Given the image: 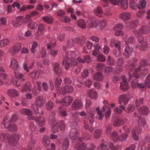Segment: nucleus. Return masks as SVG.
<instances>
[{
  "instance_id": "f257e3e1",
  "label": "nucleus",
  "mask_w": 150,
  "mask_h": 150,
  "mask_svg": "<svg viewBox=\"0 0 150 150\" xmlns=\"http://www.w3.org/2000/svg\"><path fill=\"white\" fill-rule=\"evenodd\" d=\"M76 56V53L74 51H69L66 53L65 57L62 62L65 69L68 70L69 67L71 66L76 65L78 62L82 63L85 62L84 60L80 57H79L78 59H75Z\"/></svg>"
},
{
  "instance_id": "f03ea898",
  "label": "nucleus",
  "mask_w": 150,
  "mask_h": 150,
  "mask_svg": "<svg viewBox=\"0 0 150 150\" xmlns=\"http://www.w3.org/2000/svg\"><path fill=\"white\" fill-rule=\"evenodd\" d=\"M150 31V28L148 26H142L139 29L138 31L134 30L133 33L137 37L139 42V44L136 46L140 50H146L147 49L146 43L144 41V38L141 34H146Z\"/></svg>"
},
{
  "instance_id": "7ed1b4c3",
  "label": "nucleus",
  "mask_w": 150,
  "mask_h": 150,
  "mask_svg": "<svg viewBox=\"0 0 150 150\" xmlns=\"http://www.w3.org/2000/svg\"><path fill=\"white\" fill-rule=\"evenodd\" d=\"M111 3L114 5L120 6L123 9H126L128 7L127 0H110Z\"/></svg>"
},
{
  "instance_id": "20e7f679",
  "label": "nucleus",
  "mask_w": 150,
  "mask_h": 150,
  "mask_svg": "<svg viewBox=\"0 0 150 150\" xmlns=\"http://www.w3.org/2000/svg\"><path fill=\"white\" fill-rule=\"evenodd\" d=\"M14 74L15 78L12 79V83L14 85L18 87L20 86L21 83L17 79H21L22 81H25V79L23 78V74L19 72H17L16 71L14 72Z\"/></svg>"
},
{
  "instance_id": "39448f33",
  "label": "nucleus",
  "mask_w": 150,
  "mask_h": 150,
  "mask_svg": "<svg viewBox=\"0 0 150 150\" xmlns=\"http://www.w3.org/2000/svg\"><path fill=\"white\" fill-rule=\"evenodd\" d=\"M148 62L146 60L144 59L142 60L139 63V66L135 69L136 73L133 74L134 77L136 79L139 78V76L137 74V73L140 71L141 69V67H145L147 64Z\"/></svg>"
},
{
  "instance_id": "423d86ee",
  "label": "nucleus",
  "mask_w": 150,
  "mask_h": 150,
  "mask_svg": "<svg viewBox=\"0 0 150 150\" xmlns=\"http://www.w3.org/2000/svg\"><path fill=\"white\" fill-rule=\"evenodd\" d=\"M73 101L72 97L70 96L65 97L62 100L60 101L58 100L56 101L57 103H60L64 105L68 106L70 105Z\"/></svg>"
},
{
  "instance_id": "0eeeda50",
  "label": "nucleus",
  "mask_w": 150,
  "mask_h": 150,
  "mask_svg": "<svg viewBox=\"0 0 150 150\" xmlns=\"http://www.w3.org/2000/svg\"><path fill=\"white\" fill-rule=\"evenodd\" d=\"M22 47V44L21 43H18L15 45L11 47L10 50V53L13 55L18 52Z\"/></svg>"
},
{
  "instance_id": "6e6552de",
  "label": "nucleus",
  "mask_w": 150,
  "mask_h": 150,
  "mask_svg": "<svg viewBox=\"0 0 150 150\" xmlns=\"http://www.w3.org/2000/svg\"><path fill=\"white\" fill-rule=\"evenodd\" d=\"M45 28L43 24L41 23L39 24L37 30L35 34V38L37 39H39L40 36L42 34Z\"/></svg>"
},
{
  "instance_id": "1a4fd4ad",
  "label": "nucleus",
  "mask_w": 150,
  "mask_h": 150,
  "mask_svg": "<svg viewBox=\"0 0 150 150\" xmlns=\"http://www.w3.org/2000/svg\"><path fill=\"white\" fill-rule=\"evenodd\" d=\"M10 67L11 69L15 71L18 70L19 67L18 61L15 59L11 58V59Z\"/></svg>"
},
{
  "instance_id": "9d476101",
  "label": "nucleus",
  "mask_w": 150,
  "mask_h": 150,
  "mask_svg": "<svg viewBox=\"0 0 150 150\" xmlns=\"http://www.w3.org/2000/svg\"><path fill=\"white\" fill-rule=\"evenodd\" d=\"M19 139L18 135L13 134L8 137L7 140L9 142L14 145L16 144Z\"/></svg>"
},
{
  "instance_id": "9b49d317",
  "label": "nucleus",
  "mask_w": 150,
  "mask_h": 150,
  "mask_svg": "<svg viewBox=\"0 0 150 150\" xmlns=\"http://www.w3.org/2000/svg\"><path fill=\"white\" fill-rule=\"evenodd\" d=\"M133 51V48L131 47L127 46L125 47L123 55L125 57L129 58Z\"/></svg>"
},
{
  "instance_id": "f8f14e48",
  "label": "nucleus",
  "mask_w": 150,
  "mask_h": 150,
  "mask_svg": "<svg viewBox=\"0 0 150 150\" xmlns=\"http://www.w3.org/2000/svg\"><path fill=\"white\" fill-rule=\"evenodd\" d=\"M74 91V88L71 86L66 85L64 86L63 89H61L59 92L60 93H71Z\"/></svg>"
},
{
  "instance_id": "ddd939ff",
  "label": "nucleus",
  "mask_w": 150,
  "mask_h": 150,
  "mask_svg": "<svg viewBox=\"0 0 150 150\" xmlns=\"http://www.w3.org/2000/svg\"><path fill=\"white\" fill-rule=\"evenodd\" d=\"M122 28V26L121 24H117L113 28L114 30L116 31L115 33V35L117 36L122 35L123 34V32L121 31Z\"/></svg>"
},
{
  "instance_id": "4468645a",
  "label": "nucleus",
  "mask_w": 150,
  "mask_h": 150,
  "mask_svg": "<svg viewBox=\"0 0 150 150\" xmlns=\"http://www.w3.org/2000/svg\"><path fill=\"white\" fill-rule=\"evenodd\" d=\"M129 99L128 94H122L120 96L119 98V103L120 104L124 102V104L126 105L128 102Z\"/></svg>"
},
{
  "instance_id": "2eb2a0df",
  "label": "nucleus",
  "mask_w": 150,
  "mask_h": 150,
  "mask_svg": "<svg viewBox=\"0 0 150 150\" xmlns=\"http://www.w3.org/2000/svg\"><path fill=\"white\" fill-rule=\"evenodd\" d=\"M131 16L130 13L127 12H124L120 14L119 16L120 18L122 20L127 21L129 20Z\"/></svg>"
},
{
  "instance_id": "dca6fc26",
  "label": "nucleus",
  "mask_w": 150,
  "mask_h": 150,
  "mask_svg": "<svg viewBox=\"0 0 150 150\" xmlns=\"http://www.w3.org/2000/svg\"><path fill=\"white\" fill-rule=\"evenodd\" d=\"M79 135V133L76 128H72L71 129L69 134L71 139L74 140L77 138Z\"/></svg>"
},
{
  "instance_id": "f3484780",
  "label": "nucleus",
  "mask_w": 150,
  "mask_h": 150,
  "mask_svg": "<svg viewBox=\"0 0 150 150\" xmlns=\"http://www.w3.org/2000/svg\"><path fill=\"white\" fill-rule=\"evenodd\" d=\"M82 104L81 101L79 100H75L72 105V107L74 110H76L82 107Z\"/></svg>"
},
{
  "instance_id": "a211bd4d",
  "label": "nucleus",
  "mask_w": 150,
  "mask_h": 150,
  "mask_svg": "<svg viewBox=\"0 0 150 150\" xmlns=\"http://www.w3.org/2000/svg\"><path fill=\"white\" fill-rule=\"evenodd\" d=\"M103 111L105 112V116L107 119H108L111 114V109L108 106L104 105L103 108Z\"/></svg>"
},
{
  "instance_id": "6ab92c4d",
  "label": "nucleus",
  "mask_w": 150,
  "mask_h": 150,
  "mask_svg": "<svg viewBox=\"0 0 150 150\" xmlns=\"http://www.w3.org/2000/svg\"><path fill=\"white\" fill-rule=\"evenodd\" d=\"M62 78L60 76H58L55 79V86L56 87L57 91L59 92L61 90L62 88L60 87V86L62 83Z\"/></svg>"
},
{
  "instance_id": "aec40b11",
  "label": "nucleus",
  "mask_w": 150,
  "mask_h": 150,
  "mask_svg": "<svg viewBox=\"0 0 150 150\" xmlns=\"http://www.w3.org/2000/svg\"><path fill=\"white\" fill-rule=\"evenodd\" d=\"M31 86L30 83V82H27L25 83L21 90V92L22 93H25L28 91H30L31 89L30 87Z\"/></svg>"
},
{
  "instance_id": "412c9836",
  "label": "nucleus",
  "mask_w": 150,
  "mask_h": 150,
  "mask_svg": "<svg viewBox=\"0 0 150 150\" xmlns=\"http://www.w3.org/2000/svg\"><path fill=\"white\" fill-rule=\"evenodd\" d=\"M99 19H97L94 20L89 23L88 27L89 28L96 27L99 26Z\"/></svg>"
},
{
  "instance_id": "4be33fe9",
  "label": "nucleus",
  "mask_w": 150,
  "mask_h": 150,
  "mask_svg": "<svg viewBox=\"0 0 150 150\" xmlns=\"http://www.w3.org/2000/svg\"><path fill=\"white\" fill-rule=\"evenodd\" d=\"M93 79L96 81H100L103 80V76L101 73L97 72L94 74Z\"/></svg>"
},
{
  "instance_id": "5701e85b",
  "label": "nucleus",
  "mask_w": 150,
  "mask_h": 150,
  "mask_svg": "<svg viewBox=\"0 0 150 150\" xmlns=\"http://www.w3.org/2000/svg\"><path fill=\"white\" fill-rule=\"evenodd\" d=\"M56 42L54 39L50 38L47 43V50H51L54 48L56 46Z\"/></svg>"
},
{
  "instance_id": "b1692460",
  "label": "nucleus",
  "mask_w": 150,
  "mask_h": 150,
  "mask_svg": "<svg viewBox=\"0 0 150 150\" xmlns=\"http://www.w3.org/2000/svg\"><path fill=\"white\" fill-rule=\"evenodd\" d=\"M54 70L57 75L60 76L62 75V70L59 67V63L56 62L54 64Z\"/></svg>"
},
{
  "instance_id": "393cba45",
  "label": "nucleus",
  "mask_w": 150,
  "mask_h": 150,
  "mask_svg": "<svg viewBox=\"0 0 150 150\" xmlns=\"http://www.w3.org/2000/svg\"><path fill=\"white\" fill-rule=\"evenodd\" d=\"M44 99L41 97L38 98L36 100V105L38 107L42 106L45 103Z\"/></svg>"
},
{
  "instance_id": "a878e982",
  "label": "nucleus",
  "mask_w": 150,
  "mask_h": 150,
  "mask_svg": "<svg viewBox=\"0 0 150 150\" xmlns=\"http://www.w3.org/2000/svg\"><path fill=\"white\" fill-rule=\"evenodd\" d=\"M125 123L124 120L121 119H116L113 122V125L115 127L121 125Z\"/></svg>"
},
{
  "instance_id": "bb28decb",
  "label": "nucleus",
  "mask_w": 150,
  "mask_h": 150,
  "mask_svg": "<svg viewBox=\"0 0 150 150\" xmlns=\"http://www.w3.org/2000/svg\"><path fill=\"white\" fill-rule=\"evenodd\" d=\"M78 26L81 29H85L86 27V22L83 19L79 20L77 22Z\"/></svg>"
},
{
  "instance_id": "cd10ccee",
  "label": "nucleus",
  "mask_w": 150,
  "mask_h": 150,
  "mask_svg": "<svg viewBox=\"0 0 150 150\" xmlns=\"http://www.w3.org/2000/svg\"><path fill=\"white\" fill-rule=\"evenodd\" d=\"M94 13L97 16L101 17L103 12L101 8L100 7H98L94 9L93 11Z\"/></svg>"
},
{
  "instance_id": "c85d7f7f",
  "label": "nucleus",
  "mask_w": 150,
  "mask_h": 150,
  "mask_svg": "<svg viewBox=\"0 0 150 150\" xmlns=\"http://www.w3.org/2000/svg\"><path fill=\"white\" fill-rule=\"evenodd\" d=\"M23 18L22 16L16 17V21L13 22V26L15 27H18L20 24V21Z\"/></svg>"
},
{
  "instance_id": "c756f323",
  "label": "nucleus",
  "mask_w": 150,
  "mask_h": 150,
  "mask_svg": "<svg viewBox=\"0 0 150 150\" xmlns=\"http://www.w3.org/2000/svg\"><path fill=\"white\" fill-rule=\"evenodd\" d=\"M53 126L51 129V131L54 133H56L58 131V124L57 122L54 120L53 122Z\"/></svg>"
},
{
  "instance_id": "7c9ffc66",
  "label": "nucleus",
  "mask_w": 150,
  "mask_h": 150,
  "mask_svg": "<svg viewBox=\"0 0 150 150\" xmlns=\"http://www.w3.org/2000/svg\"><path fill=\"white\" fill-rule=\"evenodd\" d=\"M137 109L140 113L145 115H147L149 111L148 108L145 106H143L139 108H137Z\"/></svg>"
},
{
  "instance_id": "2f4dec72",
  "label": "nucleus",
  "mask_w": 150,
  "mask_h": 150,
  "mask_svg": "<svg viewBox=\"0 0 150 150\" xmlns=\"http://www.w3.org/2000/svg\"><path fill=\"white\" fill-rule=\"evenodd\" d=\"M146 2L145 0L140 1L137 4V8L139 9H142L145 8Z\"/></svg>"
},
{
  "instance_id": "473e14b6",
  "label": "nucleus",
  "mask_w": 150,
  "mask_h": 150,
  "mask_svg": "<svg viewBox=\"0 0 150 150\" xmlns=\"http://www.w3.org/2000/svg\"><path fill=\"white\" fill-rule=\"evenodd\" d=\"M35 120L40 126L43 125L45 124V120L43 117H38L35 119Z\"/></svg>"
},
{
  "instance_id": "72a5a7b5",
  "label": "nucleus",
  "mask_w": 150,
  "mask_h": 150,
  "mask_svg": "<svg viewBox=\"0 0 150 150\" xmlns=\"http://www.w3.org/2000/svg\"><path fill=\"white\" fill-rule=\"evenodd\" d=\"M129 7L132 10H135L137 8L136 2L133 0H130L129 1Z\"/></svg>"
},
{
  "instance_id": "f704fd0d",
  "label": "nucleus",
  "mask_w": 150,
  "mask_h": 150,
  "mask_svg": "<svg viewBox=\"0 0 150 150\" xmlns=\"http://www.w3.org/2000/svg\"><path fill=\"white\" fill-rule=\"evenodd\" d=\"M99 26L101 29H104L106 26L107 21L105 19H102L99 20Z\"/></svg>"
},
{
  "instance_id": "c9c22d12",
  "label": "nucleus",
  "mask_w": 150,
  "mask_h": 150,
  "mask_svg": "<svg viewBox=\"0 0 150 150\" xmlns=\"http://www.w3.org/2000/svg\"><path fill=\"white\" fill-rule=\"evenodd\" d=\"M21 114L26 115H32L31 111L29 109L27 108L21 109L20 111Z\"/></svg>"
},
{
  "instance_id": "e433bc0d",
  "label": "nucleus",
  "mask_w": 150,
  "mask_h": 150,
  "mask_svg": "<svg viewBox=\"0 0 150 150\" xmlns=\"http://www.w3.org/2000/svg\"><path fill=\"white\" fill-rule=\"evenodd\" d=\"M120 88L123 91H126L129 88V86L127 82H121L120 83Z\"/></svg>"
},
{
  "instance_id": "4c0bfd02",
  "label": "nucleus",
  "mask_w": 150,
  "mask_h": 150,
  "mask_svg": "<svg viewBox=\"0 0 150 150\" xmlns=\"http://www.w3.org/2000/svg\"><path fill=\"white\" fill-rule=\"evenodd\" d=\"M139 21V20L138 19L131 21L129 24V28L130 29L135 28Z\"/></svg>"
},
{
  "instance_id": "58836bf2",
  "label": "nucleus",
  "mask_w": 150,
  "mask_h": 150,
  "mask_svg": "<svg viewBox=\"0 0 150 150\" xmlns=\"http://www.w3.org/2000/svg\"><path fill=\"white\" fill-rule=\"evenodd\" d=\"M38 25L36 22L32 21L29 22L28 25L30 29L33 30L36 29Z\"/></svg>"
},
{
  "instance_id": "ea45409f",
  "label": "nucleus",
  "mask_w": 150,
  "mask_h": 150,
  "mask_svg": "<svg viewBox=\"0 0 150 150\" xmlns=\"http://www.w3.org/2000/svg\"><path fill=\"white\" fill-rule=\"evenodd\" d=\"M69 145V141L67 139H64L62 146V149L63 150H67Z\"/></svg>"
},
{
  "instance_id": "a19ab883",
  "label": "nucleus",
  "mask_w": 150,
  "mask_h": 150,
  "mask_svg": "<svg viewBox=\"0 0 150 150\" xmlns=\"http://www.w3.org/2000/svg\"><path fill=\"white\" fill-rule=\"evenodd\" d=\"M9 40L7 39H3L0 40V46L3 47L8 44Z\"/></svg>"
},
{
  "instance_id": "79ce46f5",
  "label": "nucleus",
  "mask_w": 150,
  "mask_h": 150,
  "mask_svg": "<svg viewBox=\"0 0 150 150\" xmlns=\"http://www.w3.org/2000/svg\"><path fill=\"white\" fill-rule=\"evenodd\" d=\"M135 110L134 105L132 104H129L127 108V110L125 112L127 113H130L133 111Z\"/></svg>"
},
{
  "instance_id": "37998d69",
  "label": "nucleus",
  "mask_w": 150,
  "mask_h": 150,
  "mask_svg": "<svg viewBox=\"0 0 150 150\" xmlns=\"http://www.w3.org/2000/svg\"><path fill=\"white\" fill-rule=\"evenodd\" d=\"M123 68L122 66H117L114 70V73L119 74L122 72Z\"/></svg>"
},
{
  "instance_id": "c03bdc74",
  "label": "nucleus",
  "mask_w": 150,
  "mask_h": 150,
  "mask_svg": "<svg viewBox=\"0 0 150 150\" xmlns=\"http://www.w3.org/2000/svg\"><path fill=\"white\" fill-rule=\"evenodd\" d=\"M112 140L115 142L117 141L119 139V137L117 132L115 131L112 134Z\"/></svg>"
},
{
  "instance_id": "a18cd8bd",
  "label": "nucleus",
  "mask_w": 150,
  "mask_h": 150,
  "mask_svg": "<svg viewBox=\"0 0 150 150\" xmlns=\"http://www.w3.org/2000/svg\"><path fill=\"white\" fill-rule=\"evenodd\" d=\"M107 61L109 65H113L115 64V60L111 56H108Z\"/></svg>"
},
{
  "instance_id": "49530a36",
  "label": "nucleus",
  "mask_w": 150,
  "mask_h": 150,
  "mask_svg": "<svg viewBox=\"0 0 150 150\" xmlns=\"http://www.w3.org/2000/svg\"><path fill=\"white\" fill-rule=\"evenodd\" d=\"M60 19L62 21L66 23H69L70 21V19L69 18L64 16L61 17Z\"/></svg>"
},
{
  "instance_id": "de8ad7c7",
  "label": "nucleus",
  "mask_w": 150,
  "mask_h": 150,
  "mask_svg": "<svg viewBox=\"0 0 150 150\" xmlns=\"http://www.w3.org/2000/svg\"><path fill=\"white\" fill-rule=\"evenodd\" d=\"M146 11L144 10H140L137 13L136 16L138 18H141L143 17Z\"/></svg>"
},
{
  "instance_id": "09e8293b",
  "label": "nucleus",
  "mask_w": 150,
  "mask_h": 150,
  "mask_svg": "<svg viewBox=\"0 0 150 150\" xmlns=\"http://www.w3.org/2000/svg\"><path fill=\"white\" fill-rule=\"evenodd\" d=\"M86 145L84 143H82L79 146L76 145V147L77 150H85L86 148Z\"/></svg>"
},
{
  "instance_id": "8fccbe9b",
  "label": "nucleus",
  "mask_w": 150,
  "mask_h": 150,
  "mask_svg": "<svg viewBox=\"0 0 150 150\" xmlns=\"http://www.w3.org/2000/svg\"><path fill=\"white\" fill-rule=\"evenodd\" d=\"M38 43L37 42L34 41L33 42L32 47L31 48V51L33 53H35L36 51V48L38 46Z\"/></svg>"
},
{
  "instance_id": "3c124183",
  "label": "nucleus",
  "mask_w": 150,
  "mask_h": 150,
  "mask_svg": "<svg viewBox=\"0 0 150 150\" xmlns=\"http://www.w3.org/2000/svg\"><path fill=\"white\" fill-rule=\"evenodd\" d=\"M145 85L147 87L150 88V74L147 77L145 82Z\"/></svg>"
},
{
  "instance_id": "603ef678",
  "label": "nucleus",
  "mask_w": 150,
  "mask_h": 150,
  "mask_svg": "<svg viewBox=\"0 0 150 150\" xmlns=\"http://www.w3.org/2000/svg\"><path fill=\"white\" fill-rule=\"evenodd\" d=\"M30 76L32 78H38L39 77V73L38 71L34 70L30 74Z\"/></svg>"
},
{
  "instance_id": "864d4df0",
  "label": "nucleus",
  "mask_w": 150,
  "mask_h": 150,
  "mask_svg": "<svg viewBox=\"0 0 150 150\" xmlns=\"http://www.w3.org/2000/svg\"><path fill=\"white\" fill-rule=\"evenodd\" d=\"M109 147L111 150H121V147L120 146H117L115 147L112 143H110Z\"/></svg>"
},
{
  "instance_id": "5fc2aeb1",
  "label": "nucleus",
  "mask_w": 150,
  "mask_h": 150,
  "mask_svg": "<svg viewBox=\"0 0 150 150\" xmlns=\"http://www.w3.org/2000/svg\"><path fill=\"white\" fill-rule=\"evenodd\" d=\"M59 113L60 115L62 117H65L67 115V111L64 110L62 109L61 108H59Z\"/></svg>"
},
{
  "instance_id": "6e6d98bb",
  "label": "nucleus",
  "mask_w": 150,
  "mask_h": 150,
  "mask_svg": "<svg viewBox=\"0 0 150 150\" xmlns=\"http://www.w3.org/2000/svg\"><path fill=\"white\" fill-rule=\"evenodd\" d=\"M121 50L114 49L113 51V53L114 56L116 57H119L121 56L122 54Z\"/></svg>"
},
{
  "instance_id": "4d7b16f0",
  "label": "nucleus",
  "mask_w": 150,
  "mask_h": 150,
  "mask_svg": "<svg viewBox=\"0 0 150 150\" xmlns=\"http://www.w3.org/2000/svg\"><path fill=\"white\" fill-rule=\"evenodd\" d=\"M34 65L33 63H32L30 67H28L27 64L25 63H24L23 65L24 69L26 70L27 72H29V69H31Z\"/></svg>"
},
{
  "instance_id": "13d9d810",
  "label": "nucleus",
  "mask_w": 150,
  "mask_h": 150,
  "mask_svg": "<svg viewBox=\"0 0 150 150\" xmlns=\"http://www.w3.org/2000/svg\"><path fill=\"white\" fill-rule=\"evenodd\" d=\"M138 122L139 125L143 127L146 124L144 120L141 117L138 120Z\"/></svg>"
},
{
  "instance_id": "bf43d9fd",
  "label": "nucleus",
  "mask_w": 150,
  "mask_h": 150,
  "mask_svg": "<svg viewBox=\"0 0 150 150\" xmlns=\"http://www.w3.org/2000/svg\"><path fill=\"white\" fill-rule=\"evenodd\" d=\"M97 59L99 61L103 62L106 59L103 54H100L98 56Z\"/></svg>"
},
{
  "instance_id": "052dcab7",
  "label": "nucleus",
  "mask_w": 150,
  "mask_h": 150,
  "mask_svg": "<svg viewBox=\"0 0 150 150\" xmlns=\"http://www.w3.org/2000/svg\"><path fill=\"white\" fill-rule=\"evenodd\" d=\"M105 66L104 64L102 63H99L97 64L96 67L98 71H101L103 69Z\"/></svg>"
},
{
  "instance_id": "680f3d73",
  "label": "nucleus",
  "mask_w": 150,
  "mask_h": 150,
  "mask_svg": "<svg viewBox=\"0 0 150 150\" xmlns=\"http://www.w3.org/2000/svg\"><path fill=\"white\" fill-rule=\"evenodd\" d=\"M113 68L112 67H107L105 68V72L108 74H110L112 71Z\"/></svg>"
},
{
  "instance_id": "e2e57ef3",
  "label": "nucleus",
  "mask_w": 150,
  "mask_h": 150,
  "mask_svg": "<svg viewBox=\"0 0 150 150\" xmlns=\"http://www.w3.org/2000/svg\"><path fill=\"white\" fill-rule=\"evenodd\" d=\"M137 129V128H134L132 130V137L135 140L138 141L139 139V137L135 134V131Z\"/></svg>"
},
{
  "instance_id": "0e129e2a",
  "label": "nucleus",
  "mask_w": 150,
  "mask_h": 150,
  "mask_svg": "<svg viewBox=\"0 0 150 150\" xmlns=\"http://www.w3.org/2000/svg\"><path fill=\"white\" fill-rule=\"evenodd\" d=\"M32 16L28 14L26 16L25 18L23 20V23H27L30 20Z\"/></svg>"
},
{
  "instance_id": "69168bd1",
  "label": "nucleus",
  "mask_w": 150,
  "mask_h": 150,
  "mask_svg": "<svg viewBox=\"0 0 150 150\" xmlns=\"http://www.w3.org/2000/svg\"><path fill=\"white\" fill-rule=\"evenodd\" d=\"M59 128L61 130H64L65 128V125L64 123V121H61L59 123Z\"/></svg>"
},
{
  "instance_id": "338daca9",
  "label": "nucleus",
  "mask_w": 150,
  "mask_h": 150,
  "mask_svg": "<svg viewBox=\"0 0 150 150\" xmlns=\"http://www.w3.org/2000/svg\"><path fill=\"white\" fill-rule=\"evenodd\" d=\"M124 63V60L122 58H119L116 61L117 66H122Z\"/></svg>"
},
{
  "instance_id": "774afa93",
  "label": "nucleus",
  "mask_w": 150,
  "mask_h": 150,
  "mask_svg": "<svg viewBox=\"0 0 150 150\" xmlns=\"http://www.w3.org/2000/svg\"><path fill=\"white\" fill-rule=\"evenodd\" d=\"M98 150H108L106 145L103 144H101L98 148Z\"/></svg>"
}]
</instances>
